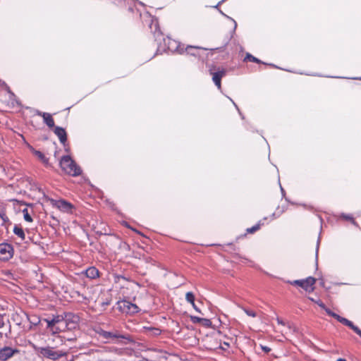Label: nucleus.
<instances>
[{
  "label": "nucleus",
  "instance_id": "f257e3e1",
  "mask_svg": "<svg viewBox=\"0 0 361 361\" xmlns=\"http://www.w3.org/2000/svg\"><path fill=\"white\" fill-rule=\"evenodd\" d=\"M155 31L154 37L155 41L157 42V49L156 54H161L164 52L169 51L172 53H177L178 54H184V45H182L180 42L176 41L169 37H163V35L160 31L157 23H155Z\"/></svg>",
  "mask_w": 361,
  "mask_h": 361
},
{
  "label": "nucleus",
  "instance_id": "f03ea898",
  "mask_svg": "<svg viewBox=\"0 0 361 361\" xmlns=\"http://www.w3.org/2000/svg\"><path fill=\"white\" fill-rule=\"evenodd\" d=\"M59 165L63 171L73 177L78 176L82 172L80 166L76 164L70 155L62 156Z\"/></svg>",
  "mask_w": 361,
  "mask_h": 361
},
{
  "label": "nucleus",
  "instance_id": "7ed1b4c3",
  "mask_svg": "<svg viewBox=\"0 0 361 361\" xmlns=\"http://www.w3.org/2000/svg\"><path fill=\"white\" fill-rule=\"evenodd\" d=\"M44 199L46 202H50L52 207L57 208L64 213L72 214L75 209V207L72 203L64 199L54 200L45 194H44Z\"/></svg>",
  "mask_w": 361,
  "mask_h": 361
},
{
  "label": "nucleus",
  "instance_id": "20e7f679",
  "mask_svg": "<svg viewBox=\"0 0 361 361\" xmlns=\"http://www.w3.org/2000/svg\"><path fill=\"white\" fill-rule=\"evenodd\" d=\"M35 350L40 356L52 360H56L66 355V352L55 350L54 348L50 346L39 347Z\"/></svg>",
  "mask_w": 361,
  "mask_h": 361
},
{
  "label": "nucleus",
  "instance_id": "39448f33",
  "mask_svg": "<svg viewBox=\"0 0 361 361\" xmlns=\"http://www.w3.org/2000/svg\"><path fill=\"white\" fill-rule=\"evenodd\" d=\"M316 282V279L312 276H308L305 279H298L294 281H287L286 283L291 285L298 286L301 287L307 292H312L314 290V284Z\"/></svg>",
  "mask_w": 361,
  "mask_h": 361
},
{
  "label": "nucleus",
  "instance_id": "423d86ee",
  "mask_svg": "<svg viewBox=\"0 0 361 361\" xmlns=\"http://www.w3.org/2000/svg\"><path fill=\"white\" fill-rule=\"evenodd\" d=\"M116 305L120 312L126 314H135L140 311L137 305L126 300L118 301Z\"/></svg>",
  "mask_w": 361,
  "mask_h": 361
},
{
  "label": "nucleus",
  "instance_id": "0eeeda50",
  "mask_svg": "<svg viewBox=\"0 0 361 361\" xmlns=\"http://www.w3.org/2000/svg\"><path fill=\"white\" fill-rule=\"evenodd\" d=\"M64 331L75 329L78 326L79 317L72 312H64Z\"/></svg>",
  "mask_w": 361,
  "mask_h": 361
},
{
  "label": "nucleus",
  "instance_id": "6e6552de",
  "mask_svg": "<svg viewBox=\"0 0 361 361\" xmlns=\"http://www.w3.org/2000/svg\"><path fill=\"white\" fill-rule=\"evenodd\" d=\"M210 75H212V81L215 84V85L217 87L219 90H221V79L226 74V71L224 68H219L217 69L214 67V69L210 68L209 70Z\"/></svg>",
  "mask_w": 361,
  "mask_h": 361
},
{
  "label": "nucleus",
  "instance_id": "1a4fd4ad",
  "mask_svg": "<svg viewBox=\"0 0 361 361\" xmlns=\"http://www.w3.org/2000/svg\"><path fill=\"white\" fill-rule=\"evenodd\" d=\"M13 255V247L11 244L3 243L0 244V260L8 261Z\"/></svg>",
  "mask_w": 361,
  "mask_h": 361
},
{
  "label": "nucleus",
  "instance_id": "9d476101",
  "mask_svg": "<svg viewBox=\"0 0 361 361\" xmlns=\"http://www.w3.org/2000/svg\"><path fill=\"white\" fill-rule=\"evenodd\" d=\"M18 353L19 350L17 348H12L8 346L0 348V361H6Z\"/></svg>",
  "mask_w": 361,
  "mask_h": 361
},
{
  "label": "nucleus",
  "instance_id": "9b49d317",
  "mask_svg": "<svg viewBox=\"0 0 361 361\" xmlns=\"http://www.w3.org/2000/svg\"><path fill=\"white\" fill-rule=\"evenodd\" d=\"M96 333L101 337H102L104 339L109 340V339H113V338H124L127 339L128 338L125 335H121L117 333H114L111 331H107L102 328H99L97 330H96Z\"/></svg>",
  "mask_w": 361,
  "mask_h": 361
},
{
  "label": "nucleus",
  "instance_id": "f8f14e48",
  "mask_svg": "<svg viewBox=\"0 0 361 361\" xmlns=\"http://www.w3.org/2000/svg\"><path fill=\"white\" fill-rule=\"evenodd\" d=\"M54 133L58 137L61 144L65 146L67 142V133L65 128L60 126H55Z\"/></svg>",
  "mask_w": 361,
  "mask_h": 361
},
{
  "label": "nucleus",
  "instance_id": "ddd939ff",
  "mask_svg": "<svg viewBox=\"0 0 361 361\" xmlns=\"http://www.w3.org/2000/svg\"><path fill=\"white\" fill-rule=\"evenodd\" d=\"M339 322L342 324L349 327L350 329H352L355 334H357L360 338H361V329L354 324L353 322L350 320L343 317L339 319Z\"/></svg>",
  "mask_w": 361,
  "mask_h": 361
},
{
  "label": "nucleus",
  "instance_id": "4468645a",
  "mask_svg": "<svg viewBox=\"0 0 361 361\" xmlns=\"http://www.w3.org/2000/svg\"><path fill=\"white\" fill-rule=\"evenodd\" d=\"M54 321V323L57 326L56 330L60 331H64V312L62 314L51 315V317Z\"/></svg>",
  "mask_w": 361,
  "mask_h": 361
},
{
  "label": "nucleus",
  "instance_id": "2eb2a0df",
  "mask_svg": "<svg viewBox=\"0 0 361 361\" xmlns=\"http://www.w3.org/2000/svg\"><path fill=\"white\" fill-rule=\"evenodd\" d=\"M30 151L35 154L37 158L46 166H50L49 158L46 157L45 155L40 152L39 150H37L34 149L32 146H29Z\"/></svg>",
  "mask_w": 361,
  "mask_h": 361
},
{
  "label": "nucleus",
  "instance_id": "dca6fc26",
  "mask_svg": "<svg viewBox=\"0 0 361 361\" xmlns=\"http://www.w3.org/2000/svg\"><path fill=\"white\" fill-rule=\"evenodd\" d=\"M316 303L322 308L323 309L326 313L330 316V317H332L333 318L336 319L338 322H339V319H341V318H342L341 316H340L339 314L334 312L333 311H331L329 308H328L325 305L324 303H323L321 300H317L316 301Z\"/></svg>",
  "mask_w": 361,
  "mask_h": 361
},
{
  "label": "nucleus",
  "instance_id": "f3484780",
  "mask_svg": "<svg viewBox=\"0 0 361 361\" xmlns=\"http://www.w3.org/2000/svg\"><path fill=\"white\" fill-rule=\"evenodd\" d=\"M200 49H205L204 48L196 46L188 45L184 48V54L185 53L188 55H190L195 57H199L198 50Z\"/></svg>",
  "mask_w": 361,
  "mask_h": 361
},
{
  "label": "nucleus",
  "instance_id": "a211bd4d",
  "mask_svg": "<svg viewBox=\"0 0 361 361\" xmlns=\"http://www.w3.org/2000/svg\"><path fill=\"white\" fill-rule=\"evenodd\" d=\"M267 219V217H264L262 220H259L257 224H256L255 226L247 228L246 229V233H245L243 235L239 236L238 238L245 236L247 233H254L256 231H257L264 224V221Z\"/></svg>",
  "mask_w": 361,
  "mask_h": 361
},
{
  "label": "nucleus",
  "instance_id": "6ab92c4d",
  "mask_svg": "<svg viewBox=\"0 0 361 361\" xmlns=\"http://www.w3.org/2000/svg\"><path fill=\"white\" fill-rule=\"evenodd\" d=\"M0 83H1V85L3 86L4 87V89L6 90V91L8 93L9 99L12 102V104H14V102H16V104L19 106L20 102L17 99L15 94L11 90V89L8 86V85L4 81H1V80H0Z\"/></svg>",
  "mask_w": 361,
  "mask_h": 361
},
{
  "label": "nucleus",
  "instance_id": "aec40b11",
  "mask_svg": "<svg viewBox=\"0 0 361 361\" xmlns=\"http://www.w3.org/2000/svg\"><path fill=\"white\" fill-rule=\"evenodd\" d=\"M43 322L47 323V328L52 332L53 334L61 332L59 330H56L57 326L51 317L43 319Z\"/></svg>",
  "mask_w": 361,
  "mask_h": 361
},
{
  "label": "nucleus",
  "instance_id": "412c9836",
  "mask_svg": "<svg viewBox=\"0 0 361 361\" xmlns=\"http://www.w3.org/2000/svg\"><path fill=\"white\" fill-rule=\"evenodd\" d=\"M85 274L87 278L91 279H94L99 276V271L94 267H90L87 268L85 270Z\"/></svg>",
  "mask_w": 361,
  "mask_h": 361
},
{
  "label": "nucleus",
  "instance_id": "4be33fe9",
  "mask_svg": "<svg viewBox=\"0 0 361 361\" xmlns=\"http://www.w3.org/2000/svg\"><path fill=\"white\" fill-rule=\"evenodd\" d=\"M115 4H121L122 2L124 4L127 3L129 4L128 11L130 12L133 11V8L131 5V4H138L141 6H145L144 4L142 1H140L138 0H111Z\"/></svg>",
  "mask_w": 361,
  "mask_h": 361
},
{
  "label": "nucleus",
  "instance_id": "5701e85b",
  "mask_svg": "<svg viewBox=\"0 0 361 361\" xmlns=\"http://www.w3.org/2000/svg\"><path fill=\"white\" fill-rule=\"evenodd\" d=\"M42 118H43L44 123L49 128H54L55 127L54 118H52V116L50 114H49V113L43 114Z\"/></svg>",
  "mask_w": 361,
  "mask_h": 361
},
{
  "label": "nucleus",
  "instance_id": "b1692460",
  "mask_svg": "<svg viewBox=\"0 0 361 361\" xmlns=\"http://www.w3.org/2000/svg\"><path fill=\"white\" fill-rule=\"evenodd\" d=\"M244 61H251V62H253V63H258V64H267V63L261 61L260 59H259L258 58L254 56L253 55H252L250 53H246L245 54V56L243 59Z\"/></svg>",
  "mask_w": 361,
  "mask_h": 361
},
{
  "label": "nucleus",
  "instance_id": "393cba45",
  "mask_svg": "<svg viewBox=\"0 0 361 361\" xmlns=\"http://www.w3.org/2000/svg\"><path fill=\"white\" fill-rule=\"evenodd\" d=\"M339 218L340 219H344V220H347V221H350V223L356 226V227H359V225L357 223V221L354 219L353 216L350 214H345V213H341L339 214Z\"/></svg>",
  "mask_w": 361,
  "mask_h": 361
},
{
  "label": "nucleus",
  "instance_id": "a878e982",
  "mask_svg": "<svg viewBox=\"0 0 361 361\" xmlns=\"http://www.w3.org/2000/svg\"><path fill=\"white\" fill-rule=\"evenodd\" d=\"M13 233L18 235L21 240H24L25 238V232L21 226L19 225H15L13 230Z\"/></svg>",
  "mask_w": 361,
  "mask_h": 361
},
{
  "label": "nucleus",
  "instance_id": "bb28decb",
  "mask_svg": "<svg viewBox=\"0 0 361 361\" xmlns=\"http://www.w3.org/2000/svg\"><path fill=\"white\" fill-rule=\"evenodd\" d=\"M145 329L147 331L148 334L150 336H159L161 332V329H159V328L150 326V327H145Z\"/></svg>",
  "mask_w": 361,
  "mask_h": 361
},
{
  "label": "nucleus",
  "instance_id": "cd10ccee",
  "mask_svg": "<svg viewBox=\"0 0 361 361\" xmlns=\"http://www.w3.org/2000/svg\"><path fill=\"white\" fill-rule=\"evenodd\" d=\"M185 300L190 304H193L195 300V296L192 292H188L185 294Z\"/></svg>",
  "mask_w": 361,
  "mask_h": 361
},
{
  "label": "nucleus",
  "instance_id": "c85d7f7f",
  "mask_svg": "<svg viewBox=\"0 0 361 361\" xmlns=\"http://www.w3.org/2000/svg\"><path fill=\"white\" fill-rule=\"evenodd\" d=\"M23 218L24 220L27 222H32L33 219L31 216V215L28 212V209L27 208H25L23 209Z\"/></svg>",
  "mask_w": 361,
  "mask_h": 361
},
{
  "label": "nucleus",
  "instance_id": "c756f323",
  "mask_svg": "<svg viewBox=\"0 0 361 361\" xmlns=\"http://www.w3.org/2000/svg\"><path fill=\"white\" fill-rule=\"evenodd\" d=\"M219 12H220V13L222 16H224V17H226V18L229 19L230 20H231L233 23L234 27H233V30L231 32V35H233L235 33V30L237 28V23H236V21L233 18H232L231 17H230V16H227L226 14H225L222 11L219 10Z\"/></svg>",
  "mask_w": 361,
  "mask_h": 361
},
{
  "label": "nucleus",
  "instance_id": "7c9ffc66",
  "mask_svg": "<svg viewBox=\"0 0 361 361\" xmlns=\"http://www.w3.org/2000/svg\"><path fill=\"white\" fill-rule=\"evenodd\" d=\"M203 326L207 328H211L212 326V323L210 319L207 318H202L201 323Z\"/></svg>",
  "mask_w": 361,
  "mask_h": 361
},
{
  "label": "nucleus",
  "instance_id": "2f4dec72",
  "mask_svg": "<svg viewBox=\"0 0 361 361\" xmlns=\"http://www.w3.org/2000/svg\"><path fill=\"white\" fill-rule=\"evenodd\" d=\"M279 184L280 185V190H281V195H282V197L283 198H285L286 201L289 202L290 204H294L295 205V202H291L288 198H287L286 197V191L284 190V189L283 188V187L281 186V183H280V180H279Z\"/></svg>",
  "mask_w": 361,
  "mask_h": 361
},
{
  "label": "nucleus",
  "instance_id": "473e14b6",
  "mask_svg": "<svg viewBox=\"0 0 361 361\" xmlns=\"http://www.w3.org/2000/svg\"><path fill=\"white\" fill-rule=\"evenodd\" d=\"M279 209L280 207L279 206L276 211L270 216L271 220L276 219L281 215V212H279Z\"/></svg>",
  "mask_w": 361,
  "mask_h": 361
},
{
  "label": "nucleus",
  "instance_id": "72a5a7b5",
  "mask_svg": "<svg viewBox=\"0 0 361 361\" xmlns=\"http://www.w3.org/2000/svg\"><path fill=\"white\" fill-rule=\"evenodd\" d=\"M190 321L193 324H200L201 323L202 317L191 315L190 317Z\"/></svg>",
  "mask_w": 361,
  "mask_h": 361
},
{
  "label": "nucleus",
  "instance_id": "f704fd0d",
  "mask_svg": "<svg viewBox=\"0 0 361 361\" xmlns=\"http://www.w3.org/2000/svg\"><path fill=\"white\" fill-rule=\"evenodd\" d=\"M243 310H244V312H245V314L247 316H250V317H256V313H255V311H253L252 310H248V309H246V308H243Z\"/></svg>",
  "mask_w": 361,
  "mask_h": 361
},
{
  "label": "nucleus",
  "instance_id": "c9c22d12",
  "mask_svg": "<svg viewBox=\"0 0 361 361\" xmlns=\"http://www.w3.org/2000/svg\"><path fill=\"white\" fill-rule=\"evenodd\" d=\"M0 217L4 222H9V219L4 211L0 212Z\"/></svg>",
  "mask_w": 361,
  "mask_h": 361
},
{
  "label": "nucleus",
  "instance_id": "e433bc0d",
  "mask_svg": "<svg viewBox=\"0 0 361 361\" xmlns=\"http://www.w3.org/2000/svg\"><path fill=\"white\" fill-rule=\"evenodd\" d=\"M61 338H62L61 339L62 341H71L72 342V341H74L76 340V338L75 336L74 337H71V336L66 337L65 336H61Z\"/></svg>",
  "mask_w": 361,
  "mask_h": 361
},
{
  "label": "nucleus",
  "instance_id": "4c0bfd02",
  "mask_svg": "<svg viewBox=\"0 0 361 361\" xmlns=\"http://www.w3.org/2000/svg\"><path fill=\"white\" fill-rule=\"evenodd\" d=\"M228 98H229V99L232 102V103L233 104V105L235 106V107L236 108V109H237V111H238V113H239V114H240V116L241 118H242V119H244V118H245V117H244L243 114L241 113V111H240V109H239L238 106H237V104L233 102V100L231 98H230V97H228Z\"/></svg>",
  "mask_w": 361,
  "mask_h": 361
},
{
  "label": "nucleus",
  "instance_id": "58836bf2",
  "mask_svg": "<svg viewBox=\"0 0 361 361\" xmlns=\"http://www.w3.org/2000/svg\"><path fill=\"white\" fill-rule=\"evenodd\" d=\"M123 225H124L126 227L130 228V229H131V230H133V231H135V232H136V233H139V234H141V233H140V231H137L135 228H133L132 227H130V226L128 224V223H127V222L124 221V222H123Z\"/></svg>",
  "mask_w": 361,
  "mask_h": 361
},
{
  "label": "nucleus",
  "instance_id": "ea45409f",
  "mask_svg": "<svg viewBox=\"0 0 361 361\" xmlns=\"http://www.w3.org/2000/svg\"><path fill=\"white\" fill-rule=\"evenodd\" d=\"M111 304V299H106V300H104L102 302V307H106V306H108Z\"/></svg>",
  "mask_w": 361,
  "mask_h": 361
},
{
  "label": "nucleus",
  "instance_id": "a19ab883",
  "mask_svg": "<svg viewBox=\"0 0 361 361\" xmlns=\"http://www.w3.org/2000/svg\"><path fill=\"white\" fill-rule=\"evenodd\" d=\"M266 65H267V66H271V67H273V68H275L281 69V68H280V67H279V66H276V65H275V64H274V63H267V64H266ZM282 70H283V69L282 68ZM284 70H285V71H288V72H292L291 71L288 70V69H284Z\"/></svg>",
  "mask_w": 361,
  "mask_h": 361
},
{
  "label": "nucleus",
  "instance_id": "79ce46f5",
  "mask_svg": "<svg viewBox=\"0 0 361 361\" xmlns=\"http://www.w3.org/2000/svg\"><path fill=\"white\" fill-rule=\"evenodd\" d=\"M261 348L264 353H269L271 351V348L266 345H261Z\"/></svg>",
  "mask_w": 361,
  "mask_h": 361
},
{
  "label": "nucleus",
  "instance_id": "37998d69",
  "mask_svg": "<svg viewBox=\"0 0 361 361\" xmlns=\"http://www.w3.org/2000/svg\"><path fill=\"white\" fill-rule=\"evenodd\" d=\"M319 243H320V236H319V238L317 239V247H316V257L317 258V255H318Z\"/></svg>",
  "mask_w": 361,
  "mask_h": 361
},
{
  "label": "nucleus",
  "instance_id": "c03bdc74",
  "mask_svg": "<svg viewBox=\"0 0 361 361\" xmlns=\"http://www.w3.org/2000/svg\"><path fill=\"white\" fill-rule=\"evenodd\" d=\"M287 209L288 207L286 205H282L281 207H280L279 212H281L282 214L285 211L287 210Z\"/></svg>",
  "mask_w": 361,
  "mask_h": 361
},
{
  "label": "nucleus",
  "instance_id": "a18cd8bd",
  "mask_svg": "<svg viewBox=\"0 0 361 361\" xmlns=\"http://www.w3.org/2000/svg\"><path fill=\"white\" fill-rule=\"evenodd\" d=\"M35 113L36 115L39 116L41 117H42L43 114H46V112H42V111H40L39 110H37V109L35 110Z\"/></svg>",
  "mask_w": 361,
  "mask_h": 361
},
{
  "label": "nucleus",
  "instance_id": "49530a36",
  "mask_svg": "<svg viewBox=\"0 0 361 361\" xmlns=\"http://www.w3.org/2000/svg\"><path fill=\"white\" fill-rule=\"evenodd\" d=\"M191 305H192V307L194 308V310H195L196 312H199V313H202V312H201V311H200V310L197 307V306L195 305V302H193V304H191Z\"/></svg>",
  "mask_w": 361,
  "mask_h": 361
},
{
  "label": "nucleus",
  "instance_id": "de8ad7c7",
  "mask_svg": "<svg viewBox=\"0 0 361 361\" xmlns=\"http://www.w3.org/2000/svg\"><path fill=\"white\" fill-rule=\"evenodd\" d=\"M295 204H296V205H300V206H302L304 208H305V209H311V208H312L310 206H308V205H307L306 204H298V203H295Z\"/></svg>",
  "mask_w": 361,
  "mask_h": 361
},
{
  "label": "nucleus",
  "instance_id": "09e8293b",
  "mask_svg": "<svg viewBox=\"0 0 361 361\" xmlns=\"http://www.w3.org/2000/svg\"><path fill=\"white\" fill-rule=\"evenodd\" d=\"M51 218L56 222V225L59 224V220L54 216H51Z\"/></svg>",
  "mask_w": 361,
  "mask_h": 361
},
{
  "label": "nucleus",
  "instance_id": "8fccbe9b",
  "mask_svg": "<svg viewBox=\"0 0 361 361\" xmlns=\"http://www.w3.org/2000/svg\"><path fill=\"white\" fill-rule=\"evenodd\" d=\"M277 322L279 324L285 325L284 322L279 318L277 319Z\"/></svg>",
  "mask_w": 361,
  "mask_h": 361
},
{
  "label": "nucleus",
  "instance_id": "3c124183",
  "mask_svg": "<svg viewBox=\"0 0 361 361\" xmlns=\"http://www.w3.org/2000/svg\"><path fill=\"white\" fill-rule=\"evenodd\" d=\"M305 75H313V76H318V77H322V75L317 74V73H314V74H308V73H306Z\"/></svg>",
  "mask_w": 361,
  "mask_h": 361
},
{
  "label": "nucleus",
  "instance_id": "603ef678",
  "mask_svg": "<svg viewBox=\"0 0 361 361\" xmlns=\"http://www.w3.org/2000/svg\"><path fill=\"white\" fill-rule=\"evenodd\" d=\"M319 285L322 287H324V279H320Z\"/></svg>",
  "mask_w": 361,
  "mask_h": 361
},
{
  "label": "nucleus",
  "instance_id": "864d4df0",
  "mask_svg": "<svg viewBox=\"0 0 361 361\" xmlns=\"http://www.w3.org/2000/svg\"><path fill=\"white\" fill-rule=\"evenodd\" d=\"M308 299H309L310 300H311V301H312V302H315V303H316V301H317V300H315L314 298H311V297H309V298H308Z\"/></svg>",
  "mask_w": 361,
  "mask_h": 361
},
{
  "label": "nucleus",
  "instance_id": "5fc2aeb1",
  "mask_svg": "<svg viewBox=\"0 0 361 361\" xmlns=\"http://www.w3.org/2000/svg\"><path fill=\"white\" fill-rule=\"evenodd\" d=\"M350 79H352V80H361V77H360V78H350Z\"/></svg>",
  "mask_w": 361,
  "mask_h": 361
},
{
  "label": "nucleus",
  "instance_id": "6e6d98bb",
  "mask_svg": "<svg viewBox=\"0 0 361 361\" xmlns=\"http://www.w3.org/2000/svg\"><path fill=\"white\" fill-rule=\"evenodd\" d=\"M337 361H347L345 358H338Z\"/></svg>",
  "mask_w": 361,
  "mask_h": 361
},
{
  "label": "nucleus",
  "instance_id": "4d7b16f0",
  "mask_svg": "<svg viewBox=\"0 0 361 361\" xmlns=\"http://www.w3.org/2000/svg\"><path fill=\"white\" fill-rule=\"evenodd\" d=\"M222 49H223V47H217L216 49L221 51V50H222Z\"/></svg>",
  "mask_w": 361,
  "mask_h": 361
},
{
  "label": "nucleus",
  "instance_id": "13d9d810",
  "mask_svg": "<svg viewBox=\"0 0 361 361\" xmlns=\"http://www.w3.org/2000/svg\"><path fill=\"white\" fill-rule=\"evenodd\" d=\"M326 77H327V78H337L336 76H331V75H328V76H326Z\"/></svg>",
  "mask_w": 361,
  "mask_h": 361
},
{
  "label": "nucleus",
  "instance_id": "bf43d9fd",
  "mask_svg": "<svg viewBox=\"0 0 361 361\" xmlns=\"http://www.w3.org/2000/svg\"><path fill=\"white\" fill-rule=\"evenodd\" d=\"M155 55H157V54H155L154 55H153V56H152V59H154V58L155 57Z\"/></svg>",
  "mask_w": 361,
  "mask_h": 361
},
{
  "label": "nucleus",
  "instance_id": "052dcab7",
  "mask_svg": "<svg viewBox=\"0 0 361 361\" xmlns=\"http://www.w3.org/2000/svg\"><path fill=\"white\" fill-rule=\"evenodd\" d=\"M155 55H157V54H155L154 55H153V56H152V59H154V58L155 57Z\"/></svg>",
  "mask_w": 361,
  "mask_h": 361
},
{
  "label": "nucleus",
  "instance_id": "680f3d73",
  "mask_svg": "<svg viewBox=\"0 0 361 361\" xmlns=\"http://www.w3.org/2000/svg\"><path fill=\"white\" fill-rule=\"evenodd\" d=\"M155 55H157V54H155L154 55H153V56H152V59H154V58L155 57Z\"/></svg>",
  "mask_w": 361,
  "mask_h": 361
},
{
  "label": "nucleus",
  "instance_id": "e2e57ef3",
  "mask_svg": "<svg viewBox=\"0 0 361 361\" xmlns=\"http://www.w3.org/2000/svg\"><path fill=\"white\" fill-rule=\"evenodd\" d=\"M339 78H343V79H345V77H343V78L340 77Z\"/></svg>",
  "mask_w": 361,
  "mask_h": 361
}]
</instances>
